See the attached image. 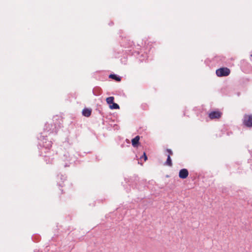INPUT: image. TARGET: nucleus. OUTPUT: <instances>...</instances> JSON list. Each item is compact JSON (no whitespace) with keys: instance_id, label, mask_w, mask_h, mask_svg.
<instances>
[{"instance_id":"f257e3e1","label":"nucleus","mask_w":252,"mask_h":252,"mask_svg":"<svg viewBox=\"0 0 252 252\" xmlns=\"http://www.w3.org/2000/svg\"><path fill=\"white\" fill-rule=\"evenodd\" d=\"M47 135L45 136L40 135L39 136L37 137L38 139L42 142V143H39L40 146L42 148L41 151L40 152L41 153L40 154V156H41V154L43 153V150H44L45 153H46L48 152V150H49L52 146V141L47 140L45 138V137Z\"/></svg>"},{"instance_id":"f03ea898","label":"nucleus","mask_w":252,"mask_h":252,"mask_svg":"<svg viewBox=\"0 0 252 252\" xmlns=\"http://www.w3.org/2000/svg\"><path fill=\"white\" fill-rule=\"evenodd\" d=\"M62 160L64 162L63 165L66 167L69 166L70 164L74 163L76 158L73 155H71L68 152H65L62 158Z\"/></svg>"},{"instance_id":"7ed1b4c3","label":"nucleus","mask_w":252,"mask_h":252,"mask_svg":"<svg viewBox=\"0 0 252 252\" xmlns=\"http://www.w3.org/2000/svg\"><path fill=\"white\" fill-rule=\"evenodd\" d=\"M44 130L45 132H49L50 133L57 134L58 132V128L57 127V125L56 124H49L46 123L44 127Z\"/></svg>"},{"instance_id":"20e7f679","label":"nucleus","mask_w":252,"mask_h":252,"mask_svg":"<svg viewBox=\"0 0 252 252\" xmlns=\"http://www.w3.org/2000/svg\"><path fill=\"white\" fill-rule=\"evenodd\" d=\"M216 73L218 77H226L230 74V70L227 67H220L216 70Z\"/></svg>"},{"instance_id":"39448f33","label":"nucleus","mask_w":252,"mask_h":252,"mask_svg":"<svg viewBox=\"0 0 252 252\" xmlns=\"http://www.w3.org/2000/svg\"><path fill=\"white\" fill-rule=\"evenodd\" d=\"M243 124L248 128L252 127V114H245L242 120Z\"/></svg>"},{"instance_id":"423d86ee","label":"nucleus","mask_w":252,"mask_h":252,"mask_svg":"<svg viewBox=\"0 0 252 252\" xmlns=\"http://www.w3.org/2000/svg\"><path fill=\"white\" fill-rule=\"evenodd\" d=\"M57 183L60 187L62 188L64 186V182L66 180V176L63 174H58L57 176Z\"/></svg>"},{"instance_id":"0eeeda50","label":"nucleus","mask_w":252,"mask_h":252,"mask_svg":"<svg viewBox=\"0 0 252 252\" xmlns=\"http://www.w3.org/2000/svg\"><path fill=\"white\" fill-rule=\"evenodd\" d=\"M189 171L186 168L181 169L179 172V177L180 179H185L189 176Z\"/></svg>"},{"instance_id":"6e6552de","label":"nucleus","mask_w":252,"mask_h":252,"mask_svg":"<svg viewBox=\"0 0 252 252\" xmlns=\"http://www.w3.org/2000/svg\"><path fill=\"white\" fill-rule=\"evenodd\" d=\"M222 115V113L219 111H213L209 114V117L211 119H219Z\"/></svg>"},{"instance_id":"1a4fd4ad","label":"nucleus","mask_w":252,"mask_h":252,"mask_svg":"<svg viewBox=\"0 0 252 252\" xmlns=\"http://www.w3.org/2000/svg\"><path fill=\"white\" fill-rule=\"evenodd\" d=\"M140 137L139 135L136 136L134 138H132L131 140V144L133 147H138L140 143L139 142Z\"/></svg>"},{"instance_id":"9d476101","label":"nucleus","mask_w":252,"mask_h":252,"mask_svg":"<svg viewBox=\"0 0 252 252\" xmlns=\"http://www.w3.org/2000/svg\"><path fill=\"white\" fill-rule=\"evenodd\" d=\"M92 111L91 108H85L82 110V115L86 117H89L91 115Z\"/></svg>"},{"instance_id":"9b49d317","label":"nucleus","mask_w":252,"mask_h":252,"mask_svg":"<svg viewBox=\"0 0 252 252\" xmlns=\"http://www.w3.org/2000/svg\"><path fill=\"white\" fill-rule=\"evenodd\" d=\"M109 78L113 79L116 82H120L122 78L117 74L114 73H111L109 75Z\"/></svg>"},{"instance_id":"f8f14e48","label":"nucleus","mask_w":252,"mask_h":252,"mask_svg":"<svg viewBox=\"0 0 252 252\" xmlns=\"http://www.w3.org/2000/svg\"><path fill=\"white\" fill-rule=\"evenodd\" d=\"M167 159L163 163L164 165L168 166L169 167H172L173 165L172 161L171 158V157H169V155H166Z\"/></svg>"},{"instance_id":"ddd939ff","label":"nucleus","mask_w":252,"mask_h":252,"mask_svg":"<svg viewBox=\"0 0 252 252\" xmlns=\"http://www.w3.org/2000/svg\"><path fill=\"white\" fill-rule=\"evenodd\" d=\"M93 93L94 95H99L101 94V89L99 87H95L93 89Z\"/></svg>"},{"instance_id":"4468645a","label":"nucleus","mask_w":252,"mask_h":252,"mask_svg":"<svg viewBox=\"0 0 252 252\" xmlns=\"http://www.w3.org/2000/svg\"><path fill=\"white\" fill-rule=\"evenodd\" d=\"M109 107L111 109H118L120 108L119 105L114 102L109 105Z\"/></svg>"},{"instance_id":"2eb2a0df","label":"nucleus","mask_w":252,"mask_h":252,"mask_svg":"<svg viewBox=\"0 0 252 252\" xmlns=\"http://www.w3.org/2000/svg\"><path fill=\"white\" fill-rule=\"evenodd\" d=\"M114 100V97L113 96H109L107 97L106 99V102L107 104H108L109 105H111L112 103H113Z\"/></svg>"},{"instance_id":"dca6fc26","label":"nucleus","mask_w":252,"mask_h":252,"mask_svg":"<svg viewBox=\"0 0 252 252\" xmlns=\"http://www.w3.org/2000/svg\"><path fill=\"white\" fill-rule=\"evenodd\" d=\"M165 152H166L168 153L167 155H169V157H171V156H172L173 155V153L172 151L170 149H166L165 150ZM165 154L166 156L167 155V154Z\"/></svg>"},{"instance_id":"f3484780","label":"nucleus","mask_w":252,"mask_h":252,"mask_svg":"<svg viewBox=\"0 0 252 252\" xmlns=\"http://www.w3.org/2000/svg\"><path fill=\"white\" fill-rule=\"evenodd\" d=\"M144 158V161H146L148 159L146 153L144 152L143 155L140 157V158Z\"/></svg>"},{"instance_id":"a211bd4d","label":"nucleus","mask_w":252,"mask_h":252,"mask_svg":"<svg viewBox=\"0 0 252 252\" xmlns=\"http://www.w3.org/2000/svg\"><path fill=\"white\" fill-rule=\"evenodd\" d=\"M141 106H142V107L143 108V109H146L147 104H142Z\"/></svg>"},{"instance_id":"6ab92c4d","label":"nucleus","mask_w":252,"mask_h":252,"mask_svg":"<svg viewBox=\"0 0 252 252\" xmlns=\"http://www.w3.org/2000/svg\"><path fill=\"white\" fill-rule=\"evenodd\" d=\"M134 177L135 178L134 180H135L136 181L139 180V177H138V176H135Z\"/></svg>"},{"instance_id":"aec40b11","label":"nucleus","mask_w":252,"mask_h":252,"mask_svg":"<svg viewBox=\"0 0 252 252\" xmlns=\"http://www.w3.org/2000/svg\"><path fill=\"white\" fill-rule=\"evenodd\" d=\"M60 190L61 191V194H63V190L62 189H60Z\"/></svg>"},{"instance_id":"412c9836","label":"nucleus","mask_w":252,"mask_h":252,"mask_svg":"<svg viewBox=\"0 0 252 252\" xmlns=\"http://www.w3.org/2000/svg\"><path fill=\"white\" fill-rule=\"evenodd\" d=\"M139 61H140L141 62H142V60L139 59Z\"/></svg>"},{"instance_id":"4be33fe9","label":"nucleus","mask_w":252,"mask_h":252,"mask_svg":"<svg viewBox=\"0 0 252 252\" xmlns=\"http://www.w3.org/2000/svg\"><path fill=\"white\" fill-rule=\"evenodd\" d=\"M98 111H99V113L100 114H101V112H100V110H99Z\"/></svg>"},{"instance_id":"5701e85b","label":"nucleus","mask_w":252,"mask_h":252,"mask_svg":"<svg viewBox=\"0 0 252 252\" xmlns=\"http://www.w3.org/2000/svg\"><path fill=\"white\" fill-rule=\"evenodd\" d=\"M251 57H252V54L251 55Z\"/></svg>"}]
</instances>
